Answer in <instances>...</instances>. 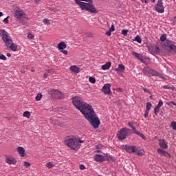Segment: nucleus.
Returning <instances> with one entry per match:
<instances>
[{
  "instance_id": "obj_1",
  "label": "nucleus",
  "mask_w": 176,
  "mask_h": 176,
  "mask_svg": "<svg viewBox=\"0 0 176 176\" xmlns=\"http://www.w3.org/2000/svg\"><path fill=\"white\" fill-rule=\"evenodd\" d=\"M72 102L78 111L84 115L85 119L89 122L91 126L94 129H98L100 126V119L97 117V114L94 112L93 107L80 100L79 96H76L72 98Z\"/></svg>"
},
{
  "instance_id": "obj_2",
  "label": "nucleus",
  "mask_w": 176,
  "mask_h": 176,
  "mask_svg": "<svg viewBox=\"0 0 176 176\" xmlns=\"http://www.w3.org/2000/svg\"><path fill=\"white\" fill-rule=\"evenodd\" d=\"M80 1H84L85 2H89L90 0H75L76 3L78 5L81 10H86L89 13H98V10L96 8V6H94L93 1L89 3L82 2Z\"/></svg>"
},
{
  "instance_id": "obj_3",
  "label": "nucleus",
  "mask_w": 176,
  "mask_h": 176,
  "mask_svg": "<svg viewBox=\"0 0 176 176\" xmlns=\"http://www.w3.org/2000/svg\"><path fill=\"white\" fill-rule=\"evenodd\" d=\"M65 143L69 148L73 149V151H78L80 148V144H83V140L72 136L67 138L65 140Z\"/></svg>"
},
{
  "instance_id": "obj_4",
  "label": "nucleus",
  "mask_w": 176,
  "mask_h": 176,
  "mask_svg": "<svg viewBox=\"0 0 176 176\" xmlns=\"http://www.w3.org/2000/svg\"><path fill=\"white\" fill-rule=\"evenodd\" d=\"M15 18L19 21V23H25V21H28L27 14H25L24 11L22 10H17L15 11Z\"/></svg>"
},
{
  "instance_id": "obj_5",
  "label": "nucleus",
  "mask_w": 176,
  "mask_h": 176,
  "mask_svg": "<svg viewBox=\"0 0 176 176\" xmlns=\"http://www.w3.org/2000/svg\"><path fill=\"white\" fill-rule=\"evenodd\" d=\"M131 134V129L124 127L122 128L118 133V140H126Z\"/></svg>"
},
{
  "instance_id": "obj_6",
  "label": "nucleus",
  "mask_w": 176,
  "mask_h": 176,
  "mask_svg": "<svg viewBox=\"0 0 176 176\" xmlns=\"http://www.w3.org/2000/svg\"><path fill=\"white\" fill-rule=\"evenodd\" d=\"M0 36H1V38L6 45H10V43L13 41L10 34H9V33H8L5 30L0 29Z\"/></svg>"
},
{
  "instance_id": "obj_7",
  "label": "nucleus",
  "mask_w": 176,
  "mask_h": 176,
  "mask_svg": "<svg viewBox=\"0 0 176 176\" xmlns=\"http://www.w3.org/2000/svg\"><path fill=\"white\" fill-rule=\"evenodd\" d=\"M144 75H151L152 76H159L160 74L157 71L152 69L149 67H146L142 70Z\"/></svg>"
},
{
  "instance_id": "obj_8",
  "label": "nucleus",
  "mask_w": 176,
  "mask_h": 176,
  "mask_svg": "<svg viewBox=\"0 0 176 176\" xmlns=\"http://www.w3.org/2000/svg\"><path fill=\"white\" fill-rule=\"evenodd\" d=\"M155 10L158 13H164V7L163 6V0H158L157 3L155 6Z\"/></svg>"
},
{
  "instance_id": "obj_9",
  "label": "nucleus",
  "mask_w": 176,
  "mask_h": 176,
  "mask_svg": "<svg viewBox=\"0 0 176 176\" xmlns=\"http://www.w3.org/2000/svg\"><path fill=\"white\" fill-rule=\"evenodd\" d=\"M50 94L51 95L52 98L60 99L64 97V95L63 94V93H61L57 89H53L52 91H50Z\"/></svg>"
},
{
  "instance_id": "obj_10",
  "label": "nucleus",
  "mask_w": 176,
  "mask_h": 176,
  "mask_svg": "<svg viewBox=\"0 0 176 176\" xmlns=\"http://www.w3.org/2000/svg\"><path fill=\"white\" fill-rule=\"evenodd\" d=\"M122 148L126 150L128 153H135L137 152V146H135L123 145Z\"/></svg>"
},
{
  "instance_id": "obj_11",
  "label": "nucleus",
  "mask_w": 176,
  "mask_h": 176,
  "mask_svg": "<svg viewBox=\"0 0 176 176\" xmlns=\"http://www.w3.org/2000/svg\"><path fill=\"white\" fill-rule=\"evenodd\" d=\"M165 46H167L170 52H174L175 53H176V45L175 44L173 43V41L166 40L165 42Z\"/></svg>"
},
{
  "instance_id": "obj_12",
  "label": "nucleus",
  "mask_w": 176,
  "mask_h": 176,
  "mask_svg": "<svg viewBox=\"0 0 176 176\" xmlns=\"http://www.w3.org/2000/svg\"><path fill=\"white\" fill-rule=\"evenodd\" d=\"M102 91L104 94L111 96V84H105L102 88Z\"/></svg>"
},
{
  "instance_id": "obj_13",
  "label": "nucleus",
  "mask_w": 176,
  "mask_h": 176,
  "mask_svg": "<svg viewBox=\"0 0 176 176\" xmlns=\"http://www.w3.org/2000/svg\"><path fill=\"white\" fill-rule=\"evenodd\" d=\"M6 47L8 49H10V50H12V52H17V44L13 43V41L10 43V44H6Z\"/></svg>"
},
{
  "instance_id": "obj_14",
  "label": "nucleus",
  "mask_w": 176,
  "mask_h": 176,
  "mask_svg": "<svg viewBox=\"0 0 176 176\" xmlns=\"http://www.w3.org/2000/svg\"><path fill=\"white\" fill-rule=\"evenodd\" d=\"M157 153L159 155L164 156V157H171V155L170 153L162 148H157Z\"/></svg>"
},
{
  "instance_id": "obj_15",
  "label": "nucleus",
  "mask_w": 176,
  "mask_h": 176,
  "mask_svg": "<svg viewBox=\"0 0 176 176\" xmlns=\"http://www.w3.org/2000/svg\"><path fill=\"white\" fill-rule=\"evenodd\" d=\"M159 145L162 149H167V148H168V145H167V143H166V140L163 139L159 140Z\"/></svg>"
},
{
  "instance_id": "obj_16",
  "label": "nucleus",
  "mask_w": 176,
  "mask_h": 176,
  "mask_svg": "<svg viewBox=\"0 0 176 176\" xmlns=\"http://www.w3.org/2000/svg\"><path fill=\"white\" fill-rule=\"evenodd\" d=\"M6 162L8 164H16V163H17V160H16L13 157H8Z\"/></svg>"
},
{
  "instance_id": "obj_17",
  "label": "nucleus",
  "mask_w": 176,
  "mask_h": 176,
  "mask_svg": "<svg viewBox=\"0 0 176 176\" xmlns=\"http://www.w3.org/2000/svg\"><path fill=\"white\" fill-rule=\"evenodd\" d=\"M69 69L70 71H72V72H74L75 74H79L80 72V69L76 65H73L70 67Z\"/></svg>"
},
{
  "instance_id": "obj_18",
  "label": "nucleus",
  "mask_w": 176,
  "mask_h": 176,
  "mask_svg": "<svg viewBox=\"0 0 176 176\" xmlns=\"http://www.w3.org/2000/svg\"><path fill=\"white\" fill-rule=\"evenodd\" d=\"M58 50H64V49H67V44L65 42H60L58 44Z\"/></svg>"
},
{
  "instance_id": "obj_19",
  "label": "nucleus",
  "mask_w": 176,
  "mask_h": 176,
  "mask_svg": "<svg viewBox=\"0 0 176 176\" xmlns=\"http://www.w3.org/2000/svg\"><path fill=\"white\" fill-rule=\"evenodd\" d=\"M133 56H135V57H137L138 59L140 60V61H141V63H145V61H144V57L142 56V55H141L137 52H133Z\"/></svg>"
},
{
  "instance_id": "obj_20",
  "label": "nucleus",
  "mask_w": 176,
  "mask_h": 176,
  "mask_svg": "<svg viewBox=\"0 0 176 176\" xmlns=\"http://www.w3.org/2000/svg\"><path fill=\"white\" fill-rule=\"evenodd\" d=\"M124 69H125L124 65H119L118 68L115 69V71H116V72L119 74V72H124Z\"/></svg>"
},
{
  "instance_id": "obj_21",
  "label": "nucleus",
  "mask_w": 176,
  "mask_h": 176,
  "mask_svg": "<svg viewBox=\"0 0 176 176\" xmlns=\"http://www.w3.org/2000/svg\"><path fill=\"white\" fill-rule=\"evenodd\" d=\"M17 152L18 153H19L21 156L24 157V155L25 153V150L23 147H18Z\"/></svg>"
},
{
  "instance_id": "obj_22",
  "label": "nucleus",
  "mask_w": 176,
  "mask_h": 176,
  "mask_svg": "<svg viewBox=\"0 0 176 176\" xmlns=\"http://www.w3.org/2000/svg\"><path fill=\"white\" fill-rule=\"evenodd\" d=\"M96 162H103L104 161V157L101 155H96L94 157Z\"/></svg>"
},
{
  "instance_id": "obj_23",
  "label": "nucleus",
  "mask_w": 176,
  "mask_h": 176,
  "mask_svg": "<svg viewBox=\"0 0 176 176\" xmlns=\"http://www.w3.org/2000/svg\"><path fill=\"white\" fill-rule=\"evenodd\" d=\"M109 68H111V62H108L102 66V69L104 71H107V69H109Z\"/></svg>"
},
{
  "instance_id": "obj_24",
  "label": "nucleus",
  "mask_w": 176,
  "mask_h": 176,
  "mask_svg": "<svg viewBox=\"0 0 176 176\" xmlns=\"http://www.w3.org/2000/svg\"><path fill=\"white\" fill-rule=\"evenodd\" d=\"M152 52L154 54H159V53H160V48L157 46H155L153 47Z\"/></svg>"
},
{
  "instance_id": "obj_25",
  "label": "nucleus",
  "mask_w": 176,
  "mask_h": 176,
  "mask_svg": "<svg viewBox=\"0 0 176 176\" xmlns=\"http://www.w3.org/2000/svg\"><path fill=\"white\" fill-rule=\"evenodd\" d=\"M151 108H152V103H151L150 102H148L146 103V111L149 112V111H151Z\"/></svg>"
},
{
  "instance_id": "obj_26",
  "label": "nucleus",
  "mask_w": 176,
  "mask_h": 176,
  "mask_svg": "<svg viewBox=\"0 0 176 176\" xmlns=\"http://www.w3.org/2000/svg\"><path fill=\"white\" fill-rule=\"evenodd\" d=\"M133 41H135L138 43H141V42H142V39H141V37L140 36H136Z\"/></svg>"
},
{
  "instance_id": "obj_27",
  "label": "nucleus",
  "mask_w": 176,
  "mask_h": 176,
  "mask_svg": "<svg viewBox=\"0 0 176 176\" xmlns=\"http://www.w3.org/2000/svg\"><path fill=\"white\" fill-rule=\"evenodd\" d=\"M166 39H167V35L166 34H164L160 36L161 42H164Z\"/></svg>"
},
{
  "instance_id": "obj_28",
  "label": "nucleus",
  "mask_w": 176,
  "mask_h": 176,
  "mask_svg": "<svg viewBox=\"0 0 176 176\" xmlns=\"http://www.w3.org/2000/svg\"><path fill=\"white\" fill-rule=\"evenodd\" d=\"M159 112H160V107L156 106L154 109V113L155 115H158Z\"/></svg>"
},
{
  "instance_id": "obj_29",
  "label": "nucleus",
  "mask_w": 176,
  "mask_h": 176,
  "mask_svg": "<svg viewBox=\"0 0 176 176\" xmlns=\"http://www.w3.org/2000/svg\"><path fill=\"white\" fill-rule=\"evenodd\" d=\"M23 116L24 118H30V116H31V113H30V111H25L23 113Z\"/></svg>"
},
{
  "instance_id": "obj_30",
  "label": "nucleus",
  "mask_w": 176,
  "mask_h": 176,
  "mask_svg": "<svg viewBox=\"0 0 176 176\" xmlns=\"http://www.w3.org/2000/svg\"><path fill=\"white\" fill-rule=\"evenodd\" d=\"M134 124H137V122H128V126H129V127H131V129H133V127H134Z\"/></svg>"
},
{
  "instance_id": "obj_31",
  "label": "nucleus",
  "mask_w": 176,
  "mask_h": 176,
  "mask_svg": "<svg viewBox=\"0 0 176 176\" xmlns=\"http://www.w3.org/2000/svg\"><path fill=\"white\" fill-rule=\"evenodd\" d=\"M113 90L114 91H117L118 93H123V89H122V88H120V87L116 88V89L113 88Z\"/></svg>"
},
{
  "instance_id": "obj_32",
  "label": "nucleus",
  "mask_w": 176,
  "mask_h": 176,
  "mask_svg": "<svg viewBox=\"0 0 176 176\" xmlns=\"http://www.w3.org/2000/svg\"><path fill=\"white\" fill-rule=\"evenodd\" d=\"M170 127L173 129V130H176V122L173 121L170 123Z\"/></svg>"
},
{
  "instance_id": "obj_33",
  "label": "nucleus",
  "mask_w": 176,
  "mask_h": 176,
  "mask_svg": "<svg viewBox=\"0 0 176 176\" xmlns=\"http://www.w3.org/2000/svg\"><path fill=\"white\" fill-rule=\"evenodd\" d=\"M46 166L48 168H53L54 167V164L52 162L47 163Z\"/></svg>"
},
{
  "instance_id": "obj_34",
  "label": "nucleus",
  "mask_w": 176,
  "mask_h": 176,
  "mask_svg": "<svg viewBox=\"0 0 176 176\" xmlns=\"http://www.w3.org/2000/svg\"><path fill=\"white\" fill-rule=\"evenodd\" d=\"M42 98V94H38L35 100L36 101H41V99Z\"/></svg>"
},
{
  "instance_id": "obj_35",
  "label": "nucleus",
  "mask_w": 176,
  "mask_h": 176,
  "mask_svg": "<svg viewBox=\"0 0 176 176\" xmlns=\"http://www.w3.org/2000/svg\"><path fill=\"white\" fill-rule=\"evenodd\" d=\"M166 105H168V107H171V105H175V107H176V102L173 101L168 102H166Z\"/></svg>"
},
{
  "instance_id": "obj_36",
  "label": "nucleus",
  "mask_w": 176,
  "mask_h": 176,
  "mask_svg": "<svg viewBox=\"0 0 176 176\" xmlns=\"http://www.w3.org/2000/svg\"><path fill=\"white\" fill-rule=\"evenodd\" d=\"M43 22L45 24H47V25H50V21H49V19H44Z\"/></svg>"
},
{
  "instance_id": "obj_37",
  "label": "nucleus",
  "mask_w": 176,
  "mask_h": 176,
  "mask_svg": "<svg viewBox=\"0 0 176 176\" xmlns=\"http://www.w3.org/2000/svg\"><path fill=\"white\" fill-rule=\"evenodd\" d=\"M0 60H6V56L0 52Z\"/></svg>"
},
{
  "instance_id": "obj_38",
  "label": "nucleus",
  "mask_w": 176,
  "mask_h": 176,
  "mask_svg": "<svg viewBox=\"0 0 176 176\" xmlns=\"http://www.w3.org/2000/svg\"><path fill=\"white\" fill-rule=\"evenodd\" d=\"M89 82H90L91 83H96V78L93 77H89Z\"/></svg>"
},
{
  "instance_id": "obj_39",
  "label": "nucleus",
  "mask_w": 176,
  "mask_h": 176,
  "mask_svg": "<svg viewBox=\"0 0 176 176\" xmlns=\"http://www.w3.org/2000/svg\"><path fill=\"white\" fill-rule=\"evenodd\" d=\"M127 32H129V30H122V34L124 36H127Z\"/></svg>"
},
{
  "instance_id": "obj_40",
  "label": "nucleus",
  "mask_w": 176,
  "mask_h": 176,
  "mask_svg": "<svg viewBox=\"0 0 176 176\" xmlns=\"http://www.w3.org/2000/svg\"><path fill=\"white\" fill-rule=\"evenodd\" d=\"M135 153H136V155H138V156H142L144 154L142 153V152L138 151V149L137 148L136 152H135Z\"/></svg>"
},
{
  "instance_id": "obj_41",
  "label": "nucleus",
  "mask_w": 176,
  "mask_h": 176,
  "mask_svg": "<svg viewBox=\"0 0 176 176\" xmlns=\"http://www.w3.org/2000/svg\"><path fill=\"white\" fill-rule=\"evenodd\" d=\"M4 24H9V16H7L3 19Z\"/></svg>"
},
{
  "instance_id": "obj_42",
  "label": "nucleus",
  "mask_w": 176,
  "mask_h": 176,
  "mask_svg": "<svg viewBox=\"0 0 176 176\" xmlns=\"http://www.w3.org/2000/svg\"><path fill=\"white\" fill-rule=\"evenodd\" d=\"M141 87H142V90H144V91L145 93H148L149 94H151V92H150L149 89H146V88L142 87V86H141Z\"/></svg>"
},
{
  "instance_id": "obj_43",
  "label": "nucleus",
  "mask_w": 176,
  "mask_h": 176,
  "mask_svg": "<svg viewBox=\"0 0 176 176\" xmlns=\"http://www.w3.org/2000/svg\"><path fill=\"white\" fill-rule=\"evenodd\" d=\"M86 35H87V38H93V36H94L93 33L91 32H87Z\"/></svg>"
},
{
  "instance_id": "obj_44",
  "label": "nucleus",
  "mask_w": 176,
  "mask_h": 176,
  "mask_svg": "<svg viewBox=\"0 0 176 176\" xmlns=\"http://www.w3.org/2000/svg\"><path fill=\"white\" fill-rule=\"evenodd\" d=\"M157 107H158L159 108H162V107H163V101H162V100H160L158 102V104L157 105Z\"/></svg>"
},
{
  "instance_id": "obj_45",
  "label": "nucleus",
  "mask_w": 176,
  "mask_h": 176,
  "mask_svg": "<svg viewBox=\"0 0 176 176\" xmlns=\"http://www.w3.org/2000/svg\"><path fill=\"white\" fill-rule=\"evenodd\" d=\"M138 135H140V137H141V138H142V140H145V135L143 133H137Z\"/></svg>"
},
{
  "instance_id": "obj_46",
  "label": "nucleus",
  "mask_w": 176,
  "mask_h": 176,
  "mask_svg": "<svg viewBox=\"0 0 176 176\" xmlns=\"http://www.w3.org/2000/svg\"><path fill=\"white\" fill-rule=\"evenodd\" d=\"M28 38L29 39H34V34H31V33H29V34H28Z\"/></svg>"
},
{
  "instance_id": "obj_47",
  "label": "nucleus",
  "mask_w": 176,
  "mask_h": 176,
  "mask_svg": "<svg viewBox=\"0 0 176 176\" xmlns=\"http://www.w3.org/2000/svg\"><path fill=\"white\" fill-rule=\"evenodd\" d=\"M24 166H26L27 168H28V167H30V166H31V164H30V162H25Z\"/></svg>"
},
{
  "instance_id": "obj_48",
  "label": "nucleus",
  "mask_w": 176,
  "mask_h": 176,
  "mask_svg": "<svg viewBox=\"0 0 176 176\" xmlns=\"http://www.w3.org/2000/svg\"><path fill=\"white\" fill-rule=\"evenodd\" d=\"M61 53H63V54H65V56H67L68 54V51L65 50H61Z\"/></svg>"
},
{
  "instance_id": "obj_49",
  "label": "nucleus",
  "mask_w": 176,
  "mask_h": 176,
  "mask_svg": "<svg viewBox=\"0 0 176 176\" xmlns=\"http://www.w3.org/2000/svg\"><path fill=\"white\" fill-rule=\"evenodd\" d=\"M164 89H173V87H170V85H164Z\"/></svg>"
},
{
  "instance_id": "obj_50",
  "label": "nucleus",
  "mask_w": 176,
  "mask_h": 176,
  "mask_svg": "<svg viewBox=\"0 0 176 176\" xmlns=\"http://www.w3.org/2000/svg\"><path fill=\"white\" fill-rule=\"evenodd\" d=\"M132 130L133 131V133L135 134H138V133H139V131H137V129H135V126L132 128Z\"/></svg>"
},
{
  "instance_id": "obj_51",
  "label": "nucleus",
  "mask_w": 176,
  "mask_h": 176,
  "mask_svg": "<svg viewBox=\"0 0 176 176\" xmlns=\"http://www.w3.org/2000/svg\"><path fill=\"white\" fill-rule=\"evenodd\" d=\"M148 116H149V111H145V113H144V118H148Z\"/></svg>"
},
{
  "instance_id": "obj_52",
  "label": "nucleus",
  "mask_w": 176,
  "mask_h": 176,
  "mask_svg": "<svg viewBox=\"0 0 176 176\" xmlns=\"http://www.w3.org/2000/svg\"><path fill=\"white\" fill-rule=\"evenodd\" d=\"M106 35H107V36H111V28H109V30L106 32Z\"/></svg>"
},
{
  "instance_id": "obj_53",
  "label": "nucleus",
  "mask_w": 176,
  "mask_h": 176,
  "mask_svg": "<svg viewBox=\"0 0 176 176\" xmlns=\"http://www.w3.org/2000/svg\"><path fill=\"white\" fill-rule=\"evenodd\" d=\"M113 31H115V26L113 25H111V32H113Z\"/></svg>"
},
{
  "instance_id": "obj_54",
  "label": "nucleus",
  "mask_w": 176,
  "mask_h": 176,
  "mask_svg": "<svg viewBox=\"0 0 176 176\" xmlns=\"http://www.w3.org/2000/svg\"><path fill=\"white\" fill-rule=\"evenodd\" d=\"M80 168L81 170H85V168H86V167H85V165L80 164Z\"/></svg>"
},
{
  "instance_id": "obj_55",
  "label": "nucleus",
  "mask_w": 176,
  "mask_h": 176,
  "mask_svg": "<svg viewBox=\"0 0 176 176\" xmlns=\"http://www.w3.org/2000/svg\"><path fill=\"white\" fill-rule=\"evenodd\" d=\"M172 21H173V23L176 24V16H174L173 18H172Z\"/></svg>"
},
{
  "instance_id": "obj_56",
  "label": "nucleus",
  "mask_w": 176,
  "mask_h": 176,
  "mask_svg": "<svg viewBox=\"0 0 176 176\" xmlns=\"http://www.w3.org/2000/svg\"><path fill=\"white\" fill-rule=\"evenodd\" d=\"M142 2H144V3H148V2H149V0H141Z\"/></svg>"
},
{
  "instance_id": "obj_57",
  "label": "nucleus",
  "mask_w": 176,
  "mask_h": 176,
  "mask_svg": "<svg viewBox=\"0 0 176 176\" xmlns=\"http://www.w3.org/2000/svg\"><path fill=\"white\" fill-rule=\"evenodd\" d=\"M53 72V69H52L47 70V74H50V72Z\"/></svg>"
},
{
  "instance_id": "obj_58",
  "label": "nucleus",
  "mask_w": 176,
  "mask_h": 176,
  "mask_svg": "<svg viewBox=\"0 0 176 176\" xmlns=\"http://www.w3.org/2000/svg\"><path fill=\"white\" fill-rule=\"evenodd\" d=\"M43 78H44L45 79H46V78H47V73H45V74H44Z\"/></svg>"
},
{
  "instance_id": "obj_59",
  "label": "nucleus",
  "mask_w": 176,
  "mask_h": 176,
  "mask_svg": "<svg viewBox=\"0 0 176 176\" xmlns=\"http://www.w3.org/2000/svg\"><path fill=\"white\" fill-rule=\"evenodd\" d=\"M35 3H39L41 2V0H34Z\"/></svg>"
},
{
  "instance_id": "obj_60",
  "label": "nucleus",
  "mask_w": 176,
  "mask_h": 176,
  "mask_svg": "<svg viewBox=\"0 0 176 176\" xmlns=\"http://www.w3.org/2000/svg\"><path fill=\"white\" fill-rule=\"evenodd\" d=\"M7 56H8V57H11V56H12V54H10V53H7Z\"/></svg>"
},
{
  "instance_id": "obj_61",
  "label": "nucleus",
  "mask_w": 176,
  "mask_h": 176,
  "mask_svg": "<svg viewBox=\"0 0 176 176\" xmlns=\"http://www.w3.org/2000/svg\"><path fill=\"white\" fill-rule=\"evenodd\" d=\"M158 76H160V78H162V79H164V76H163L162 75L158 74Z\"/></svg>"
},
{
  "instance_id": "obj_62",
  "label": "nucleus",
  "mask_w": 176,
  "mask_h": 176,
  "mask_svg": "<svg viewBox=\"0 0 176 176\" xmlns=\"http://www.w3.org/2000/svg\"><path fill=\"white\" fill-rule=\"evenodd\" d=\"M96 148H98V149H101V146H96Z\"/></svg>"
},
{
  "instance_id": "obj_63",
  "label": "nucleus",
  "mask_w": 176,
  "mask_h": 176,
  "mask_svg": "<svg viewBox=\"0 0 176 176\" xmlns=\"http://www.w3.org/2000/svg\"><path fill=\"white\" fill-rule=\"evenodd\" d=\"M2 16H3V13H2V12H0V17H2Z\"/></svg>"
},
{
  "instance_id": "obj_64",
  "label": "nucleus",
  "mask_w": 176,
  "mask_h": 176,
  "mask_svg": "<svg viewBox=\"0 0 176 176\" xmlns=\"http://www.w3.org/2000/svg\"><path fill=\"white\" fill-rule=\"evenodd\" d=\"M96 152H97V153H100V152H101V150L98 149V150H96Z\"/></svg>"
}]
</instances>
